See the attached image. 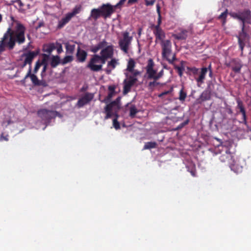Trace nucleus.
Masks as SVG:
<instances>
[{
    "mask_svg": "<svg viewBox=\"0 0 251 251\" xmlns=\"http://www.w3.org/2000/svg\"><path fill=\"white\" fill-rule=\"evenodd\" d=\"M15 24L16 25L13 27H9L7 29L0 40V54L6 49L9 50H13L16 43L21 45L25 42V27L18 21H16Z\"/></svg>",
    "mask_w": 251,
    "mask_h": 251,
    "instance_id": "nucleus-1",
    "label": "nucleus"
},
{
    "mask_svg": "<svg viewBox=\"0 0 251 251\" xmlns=\"http://www.w3.org/2000/svg\"><path fill=\"white\" fill-rule=\"evenodd\" d=\"M119 102H120V98L118 97L115 100L106 104L105 107H104V113L106 114L104 119H108L113 116L116 117L113 120V127L116 129L120 128V125L118 121V115L117 113L118 110L120 109Z\"/></svg>",
    "mask_w": 251,
    "mask_h": 251,
    "instance_id": "nucleus-2",
    "label": "nucleus"
},
{
    "mask_svg": "<svg viewBox=\"0 0 251 251\" xmlns=\"http://www.w3.org/2000/svg\"><path fill=\"white\" fill-rule=\"evenodd\" d=\"M160 43L162 49V59L168 61L169 63L173 64L176 58L175 53L172 51L171 42L169 40H166Z\"/></svg>",
    "mask_w": 251,
    "mask_h": 251,
    "instance_id": "nucleus-3",
    "label": "nucleus"
},
{
    "mask_svg": "<svg viewBox=\"0 0 251 251\" xmlns=\"http://www.w3.org/2000/svg\"><path fill=\"white\" fill-rule=\"evenodd\" d=\"M133 37L127 31L122 32V37L119 39L118 44L120 50L125 53H128Z\"/></svg>",
    "mask_w": 251,
    "mask_h": 251,
    "instance_id": "nucleus-4",
    "label": "nucleus"
},
{
    "mask_svg": "<svg viewBox=\"0 0 251 251\" xmlns=\"http://www.w3.org/2000/svg\"><path fill=\"white\" fill-rule=\"evenodd\" d=\"M219 159L221 162L226 163L228 166L232 171L237 172V166L233 159V156L229 150H226L225 153L220 155Z\"/></svg>",
    "mask_w": 251,
    "mask_h": 251,
    "instance_id": "nucleus-5",
    "label": "nucleus"
},
{
    "mask_svg": "<svg viewBox=\"0 0 251 251\" xmlns=\"http://www.w3.org/2000/svg\"><path fill=\"white\" fill-rule=\"evenodd\" d=\"M87 67L93 72H99L101 70V65L98 57V54L92 55L90 60L87 63Z\"/></svg>",
    "mask_w": 251,
    "mask_h": 251,
    "instance_id": "nucleus-6",
    "label": "nucleus"
},
{
    "mask_svg": "<svg viewBox=\"0 0 251 251\" xmlns=\"http://www.w3.org/2000/svg\"><path fill=\"white\" fill-rule=\"evenodd\" d=\"M115 9L116 8H114V6H112L109 3L103 4L98 8L100 13L102 14V17L104 19L110 18L112 14L114 13Z\"/></svg>",
    "mask_w": 251,
    "mask_h": 251,
    "instance_id": "nucleus-7",
    "label": "nucleus"
},
{
    "mask_svg": "<svg viewBox=\"0 0 251 251\" xmlns=\"http://www.w3.org/2000/svg\"><path fill=\"white\" fill-rule=\"evenodd\" d=\"M57 112L47 109H40L38 111V115L44 121H50L57 116Z\"/></svg>",
    "mask_w": 251,
    "mask_h": 251,
    "instance_id": "nucleus-8",
    "label": "nucleus"
},
{
    "mask_svg": "<svg viewBox=\"0 0 251 251\" xmlns=\"http://www.w3.org/2000/svg\"><path fill=\"white\" fill-rule=\"evenodd\" d=\"M154 63L152 59H150L148 60L147 65L146 66V74L147 75L148 79L155 80V77L156 75L157 71L154 69Z\"/></svg>",
    "mask_w": 251,
    "mask_h": 251,
    "instance_id": "nucleus-9",
    "label": "nucleus"
},
{
    "mask_svg": "<svg viewBox=\"0 0 251 251\" xmlns=\"http://www.w3.org/2000/svg\"><path fill=\"white\" fill-rule=\"evenodd\" d=\"M152 32H153V34L155 36L154 42L156 44H157L159 42H160V43H162V42L165 41V32L162 29L161 27H159L158 25H155Z\"/></svg>",
    "mask_w": 251,
    "mask_h": 251,
    "instance_id": "nucleus-10",
    "label": "nucleus"
},
{
    "mask_svg": "<svg viewBox=\"0 0 251 251\" xmlns=\"http://www.w3.org/2000/svg\"><path fill=\"white\" fill-rule=\"evenodd\" d=\"M241 19L239 21H241L242 25H245L246 24L251 25V11L249 9H245L242 11H240V16Z\"/></svg>",
    "mask_w": 251,
    "mask_h": 251,
    "instance_id": "nucleus-11",
    "label": "nucleus"
},
{
    "mask_svg": "<svg viewBox=\"0 0 251 251\" xmlns=\"http://www.w3.org/2000/svg\"><path fill=\"white\" fill-rule=\"evenodd\" d=\"M137 78H133L132 77H128L123 81V94H127L134 84L137 83Z\"/></svg>",
    "mask_w": 251,
    "mask_h": 251,
    "instance_id": "nucleus-12",
    "label": "nucleus"
},
{
    "mask_svg": "<svg viewBox=\"0 0 251 251\" xmlns=\"http://www.w3.org/2000/svg\"><path fill=\"white\" fill-rule=\"evenodd\" d=\"M28 77H30L31 82H32L33 84L35 86H40L41 85H43L41 83L40 80H39L38 77L35 75V74H31V66L29 67L28 71L27 73H26L25 77L21 80V83H24L25 82V80L28 78Z\"/></svg>",
    "mask_w": 251,
    "mask_h": 251,
    "instance_id": "nucleus-13",
    "label": "nucleus"
},
{
    "mask_svg": "<svg viewBox=\"0 0 251 251\" xmlns=\"http://www.w3.org/2000/svg\"><path fill=\"white\" fill-rule=\"evenodd\" d=\"M245 28H246L245 25H242L241 31L240 32L239 36L238 37H237V38H238V44L239 48L242 51L243 50H244V48L245 46L244 42L248 38V34L247 33L246 29Z\"/></svg>",
    "mask_w": 251,
    "mask_h": 251,
    "instance_id": "nucleus-14",
    "label": "nucleus"
},
{
    "mask_svg": "<svg viewBox=\"0 0 251 251\" xmlns=\"http://www.w3.org/2000/svg\"><path fill=\"white\" fill-rule=\"evenodd\" d=\"M94 98V95L89 92H86L81 98L77 101L76 106L78 108H81L83 106L91 101Z\"/></svg>",
    "mask_w": 251,
    "mask_h": 251,
    "instance_id": "nucleus-15",
    "label": "nucleus"
},
{
    "mask_svg": "<svg viewBox=\"0 0 251 251\" xmlns=\"http://www.w3.org/2000/svg\"><path fill=\"white\" fill-rule=\"evenodd\" d=\"M87 56L86 51L81 49L79 47H77L76 53V61L79 63H83L86 61Z\"/></svg>",
    "mask_w": 251,
    "mask_h": 251,
    "instance_id": "nucleus-16",
    "label": "nucleus"
},
{
    "mask_svg": "<svg viewBox=\"0 0 251 251\" xmlns=\"http://www.w3.org/2000/svg\"><path fill=\"white\" fill-rule=\"evenodd\" d=\"M207 73V69L206 67H202L201 69V71L199 76H195V79L197 82L198 86L200 87L201 85L204 83L205 79L206 74Z\"/></svg>",
    "mask_w": 251,
    "mask_h": 251,
    "instance_id": "nucleus-17",
    "label": "nucleus"
},
{
    "mask_svg": "<svg viewBox=\"0 0 251 251\" xmlns=\"http://www.w3.org/2000/svg\"><path fill=\"white\" fill-rule=\"evenodd\" d=\"M231 65L232 71L234 72L235 73H240L242 65L239 61L235 59H232L230 63L226 64L227 67H230Z\"/></svg>",
    "mask_w": 251,
    "mask_h": 251,
    "instance_id": "nucleus-18",
    "label": "nucleus"
},
{
    "mask_svg": "<svg viewBox=\"0 0 251 251\" xmlns=\"http://www.w3.org/2000/svg\"><path fill=\"white\" fill-rule=\"evenodd\" d=\"M113 46L108 45L105 48L101 49L100 51V56L112 58L113 56Z\"/></svg>",
    "mask_w": 251,
    "mask_h": 251,
    "instance_id": "nucleus-19",
    "label": "nucleus"
},
{
    "mask_svg": "<svg viewBox=\"0 0 251 251\" xmlns=\"http://www.w3.org/2000/svg\"><path fill=\"white\" fill-rule=\"evenodd\" d=\"M38 51H29L27 53H24L23 55L25 57L24 61L25 62V63H28L31 66V64L34 57L38 55Z\"/></svg>",
    "mask_w": 251,
    "mask_h": 251,
    "instance_id": "nucleus-20",
    "label": "nucleus"
},
{
    "mask_svg": "<svg viewBox=\"0 0 251 251\" xmlns=\"http://www.w3.org/2000/svg\"><path fill=\"white\" fill-rule=\"evenodd\" d=\"M180 32L176 33V34H173V37L177 40H185L188 37V30L183 29H179Z\"/></svg>",
    "mask_w": 251,
    "mask_h": 251,
    "instance_id": "nucleus-21",
    "label": "nucleus"
},
{
    "mask_svg": "<svg viewBox=\"0 0 251 251\" xmlns=\"http://www.w3.org/2000/svg\"><path fill=\"white\" fill-rule=\"evenodd\" d=\"M237 108L239 109V112L242 114V120H243V122L245 124L247 123V117H246V112L245 111V109L244 107V105L243 103L240 100H237Z\"/></svg>",
    "mask_w": 251,
    "mask_h": 251,
    "instance_id": "nucleus-22",
    "label": "nucleus"
},
{
    "mask_svg": "<svg viewBox=\"0 0 251 251\" xmlns=\"http://www.w3.org/2000/svg\"><path fill=\"white\" fill-rule=\"evenodd\" d=\"M61 63L60 58L59 55H52L50 59V65L51 68H55Z\"/></svg>",
    "mask_w": 251,
    "mask_h": 251,
    "instance_id": "nucleus-23",
    "label": "nucleus"
},
{
    "mask_svg": "<svg viewBox=\"0 0 251 251\" xmlns=\"http://www.w3.org/2000/svg\"><path fill=\"white\" fill-rule=\"evenodd\" d=\"M102 17L101 13L98 9H93L91 10V15L89 18H91L94 20H97L99 18Z\"/></svg>",
    "mask_w": 251,
    "mask_h": 251,
    "instance_id": "nucleus-24",
    "label": "nucleus"
},
{
    "mask_svg": "<svg viewBox=\"0 0 251 251\" xmlns=\"http://www.w3.org/2000/svg\"><path fill=\"white\" fill-rule=\"evenodd\" d=\"M55 49L54 43H50L43 46V51L50 54L51 52Z\"/></svg>",
    "mask_w": 251,
    "mask_h": 251,
    "instance_id": "nucleus-25",
    "label": "nucleus"
},
{
    "mask_svg": "<svg viewBox=\"0 0 251 251\" xmlns=\"http://www.w3.org/2000/svg\"><path fill=\"white\" fill-rule=\"evenodd\" d=\"M72 17L66 15L65 17L62 19V20L59 21V24H58V28H61L64 26L65 24H67L69 22L71 19H72Z\"/></svg>",
    "mask_w": 251,
    "mask_h": 251,
    "instance_id": "nucleus-26",
    "label": "nucleus"
},
{
    "mask_svg": "<svg viewBox=\"0 0 251 251\" xmlns=\"http://www.w3.org/2000/svg\"><path fill=\"white\" fill-rule=\"evenodd\" d=\"M65 48H66V53L72 54L75 51V44H70L69 43H65Z\"/></svg>",
    "mask_w": 251,
    "mask_h": 251,
    "instance_id": "nucleus-27",
    "label": "nucleus"
},
{
    "mask_svg": "<svg viewBox=\"0 0 251 251\" xmlns=\"http://www.w3.org/2000/svg\"><path fill=\"white\" fill-rule=\"evenodd\" d=\"M157 147V143L155 142H149L145 143L144 146V150H150L151 149H155Z\"/></svg>",
    "mask_w": 251,
    "mask_h": 251,
    "instance_id": "nucleus-28",
    "label": "nucleus"
},
{
    "mask_svg": "<svg viewBox=\"0 0 251 251\" xmlns=\"http://www.w3.org/2000/svg\"><path fill=\"white\" fill-rule=\"evenodd\" d=\"M138 110L135 105H131L129 107V116L130 118H133L135 115L137 114Z\"/></svg>",
    "mask_w": 251,
    "mask_h": 251,
    "instance_id": "nucleus-29",
    "label": "nucleus"
},
{
    "mask_svg": "<svg viewBox=\"0 0 251 251\" xmlns=\"http://www.w3.org/2000/svg\"><path fill=\"white\" fill-rule=\"evenodd\" d=\"M135 66V61L132 58L129 59L128 61L126 71L128 72L133 71V69Z\"/></svg>",
    "mask_w": 251,
    "mask_h": 251,
    "instance_id": "nucleus-30",
    "label": "nucleus"
},
{
    "mask_svg": "<svg viewBox=\"0 0 251 251\" xmlns=\"http://www.w3.org/2000/svg\"><path fill=\"white\" fill-rule=\"evenodd\" d=\"M210 94L209 92L205 91L201 94L200 96V100L201 101H205L207 100H210Z\"/></svg>",
    "mask_w": 251,
    "mask_h": 251,
    "instance_id": "nucleus-31",
    "label": "nucleus"
},
{
    "mask_svg": "<svg viewBox=\"0 0 251 251\" xmlns=\"http://www.w3.org/2000/svg\"><path fill=\"white\" fill-rule=\"evenodd\" d=\"M183 61H181V66H178L176 65L174 66V69L177 71V73L179 76L181 77L183 75V73L184 70L183 66Z\"/></svg>",
    "mask_w": 251,
    "mask_h": 251,
    "instance_id": "nucleus-32",
    "label": "nucleus"
},
{
    "mask_svg": "<svg viewBox=\"0 0 251 251\" xmlns=\"http://www.w3.org/2000/svg\"><path fill=\"white\" fill-rule=\"evenodd\" d=\"M81 11V6H76L74 8V9H73V11L71 13H69L67 14V15L70 16V17H73L74 16H75L77 13H79V12Z\"/></svg>",
    "mask_w": 251,
    "mask_h": 251,
    "instance_id": "nucleus-33",
    "label": "nucleus"
},
{
    "mask_svg": "<svg viewBox=\"0 0 251 251\" xmlns=\"http://www.w3.org/2000/svg\"><path fill=\"white\" fill-rule=\"evenodd\" d=\"M73 57L72 55H67L64 57V59H62L61 62V64L62 65H64L67 63H69L73 61Z\"/></svg>",
    "mask_w": 251,
    "mask_h": 251,
    "instance_id": "nucleus-34",
    "label": "nucleus"
},
{
    "mask_svg": "<svg viewBox=\"0 0 251 251\" xmlns=\"http://www.w3.org/2000/svg\"><path fill=\"white\" fill-rule=\"evenodd\" d=\"M117 64L118 61L115 58H112L111 61L108 62L107 67H110L111 69H114Z\"/></svg>",
    "mask_w": 251,
    "mask_h": 251,
    "instance_id": "nucleus-35",
    "label": "nucleus"
},
{
    "mask_svg": "<svg viewBox=\"0 0 251 251\" xmlns=\"http://www.w3.org/2000/svg\"><path fill=\"white\" fill-rule=\"evenodd\" d=\"M129 73L132 74V75H126V77H132L133 78H137V76L138 75H140L141 73L140 71H139L137 70H134L133 69V71L132 72H128Z\"/></svg>",
    "mask_w": 251,
    "mask_h": 251,
    "instance_id": "nucleus-36",
    "label": "nucleus"
},
{
    "mask_svg": "<svg viewBox=\"0 0 251 251\" xmlns=\"http://www.w3.org/2000/svg\"><path fill=\"white\" fill-rule=\"evenodd\" d=\"M186 98V93L184 91L183 88H181V90L179 91V100L183 101L184 100H185V99Z\"/></svg>",
    "mask_w": 251,
    "mask_h": 251,
    "instance_id": "nucleus-37",
    "label": "nucleus"
},
{
    "mask_svg": "<svg viewBox=\"0 0 251 251\" xmlns=\"http://www.w3.org/2000/svg\"><path fill=\"white\" fill-rule=\"evenodd\" d=\"M115 93L108 92V95L104 99L102 102L105 103H108L111 100V98H113Z\"/></svg>",
    "mask_w": 251,
    "mask_h": 251,
    "instance_id": "nucleus-38",
    "label": "nucleus"
},
{
    "mask_svg": "<svg viewBox=\"0 0 251 251\" xmlns=\"http://www.w3.org/2000/svg\"><path fill=\"white\" fill-rule=\"evenodd\" d=\"M186 69H187L188 71L190 72V73H192V74L194 75H198L199 72V69L196 68L195 67H187V68H186Z\"/></svg>",
    "mask_w": 251,
    "mask_h": 251,
    "instance_id": "nucleus-39",
    "label": "nucleus"
},
{
    "mask_svg": "<svg viewBox=\"0 0 251 251\" xmlns=\"http://www.w3.org/2000/svg\"><path fill=\"white\" fill-rule=\"evenodd\" d=\"M157 80H153V81L149 82V87L150 89H154V88L160 85V83L157 82Z\"/></svg>",
    "mask_w": 251,
    "mask_h": 251,
    "instance_id": "nucleus-40",
    "label": "nucleus"
},
{
    "mask_svg": "<svg viewBox=\"0 0 251 251\" xmlns=\"http://www.w3.org/2000/svg\"><path fill=\"white\" fill-rule=\"evenodd\" d=\"M12 2L15 3L14 6L21 9L24 6L23 3L22 2L21 0H15L14 1H12Z\"/></svg>",
    "mask_w": 251,
    "mask_h": 251,
    "instance_id": "nucleus-41",
    "label": "nucleus"
},
{
    "mask_svg": "<svg viewBox=\"0 0 251 251\" xmlns=\"http://www.w3.org/2000/svg\"><path fill=\"white\" fill-rule=\"evenodd\" d=\"M98 57L99 60H100V64L101 65V67L103 66V64H105L106 63V61L107 59H110V57H103V56H100V55H98Z\"/></svg>",
    "mask_w": 251,
    "mask_h": 251,
    "instance_id": "nucleus-42",
    "label": "nucleus"
},
{
    "mask_svg": "<svg viewBox=\"0 0 251 251\" xmlns=\"http://www.w3.org/2000/svg\"><path fill=\"white\" fill-rule=\"evenodd\" d=\"M96 46L101 49H103L105 48L106 46H108L107 45V42L105 41V40H103L102 41L99 42V44H98V45H97Z\"/></svg>",
    "mask_w": 251,
    "mask_h": 251,
    "instance_id": "nucleus-43",
    "label": "nucleus"
},
{
    "mask_svg": "<svg viewBox=\"0 0 251 251\" xmlns=\"http://www.w3.org/2000/svg\"><path fill=\"white\" fill-rule=\"evenodd\" d=\"M173 91V88L171 87L170 88L169 90L165 91L164 92L161 93V94L158 95V97L159 98H162L163 96L167 95L168 94H171Z\"/></svg>",
    "mask_w": 251,
    "mask_h": 251,
    "instance_id": "nucleus-44",
    "label": "nucleus"
},
{
    "mask_svg": "<svg viewBox=\"0 0 251 251\" xmlns=\"http://www.w3.org/2000/svg\"><path fill=\"white\" fill-rule=\"evenodd\" d=\"M41 65L40 63V61L38 60V61H36L35 68H34V69H33V74H36L38 72V70L41 67Z\"/></svg>",
    "mask_w": 251,
    "mask_h": 251,
    "instance_id": "nucleus-45",
    "label": "nucleus"
},
{
    "mask_svg": "<svg viewBox=\"0 0 251 251\" xmlns=\"http://www.w3.org/2000/svg\"><path fill=\"white\" fill-rule=\"evenodd\" d=\"M189 119H187L186 121L182 122V123L180 124L179 125H178V126L176 127V130H179L183 127L184 126H186L189 123Z\"/></svg>",
    "mask_w": 251,
    "mask_h": 251,
    "instance_id": "nucleus-46",
    "label": "nucleus"
},
{
    "mask_svg": "<svg viewBox=\"0 0 251 251\" xmlns=\"http://www.w3.org/2000/svg\"><path fill=\"white\" fill-rule=\"evenodd\" d=\"M227 9H226V10L224 12L222 13V14H221V15H219V19L224 20V23H225L226 19V17H227Z\"/></svg>",
    "mask_w": 251,
    "mask_h": 251,
    "instance_id": "nucleus-47",
    "label": "nucleus"
},
{
    "mask_svg": "<svg viewBox=\"0 0 251 251\" xmlns=\"http://www.w3.org/2000/svg\"><path fill=\"white\" fill-rule=\"evenodd\" d=\"M126 0H120L118 3L114 5V7L115 8H120L121 6L125 3Z\"/></svg>",
    "mask_w": 251,
    "mask_h": 251,
    "instance_id": "nucleus-48",
    "label": "nucleus"
},
{
    "mask_svg": "<svg viewBox=\"0 0 251 251\" xmlns=\"http://www.w3.org/2000/svg\"><path fill=\"white\" fill-rule=\"evenodd\" d=\"M229 15H231V17L239 20L240 19V11L238 13H230Z\"/></svg>",
    "mask_w": 251,
    "mask_h": 251,
    "instance_id": "nucleus-49",
    "label": "nucleus"
},
{
    "mask_svg": "<svg viewBox=\"0 0 251 251\" xmlns=\"http://www.w3.org/2000/svg\"><path fill=\"white\" fill-rule=\"evenodd\" d=\"M164 75V70L163 69L159 71L158 73L156 74V76H155V80H158L161 78Z\"/></svg>",
    "mask_w": 251,
    "mask_h": 251,
    "instance_id": "nucleus-50",
    "label": "nucleus"
},
{
    "mask_svg": "<svg viewBox=\"0 0 251 251\" xmlns=\"http://www.w3.org/2000/svg\"><path fill=\"white\" fill-rule=\"evenodd\" d=\"M145 5L147 6H151L154 5L155 0H145Z\"/></svg>",
    "mask_w": 251,
    "mask_h": 251,
    "instance_id": "nucleus-51",
    "label": "nucleus"
},
{
    "mask_svg": "<svg viewBox=\"0 0 251 251\" xmlns=\"http://www.w3.org/2000/svg\"><path fill=\"white\" fill-rule=\"evenodd\" d=\"M100 49H101L99 47L97 46V45H96L91 48V51L92 52H93V53H96V52H97L99 51V50H100Z\"/></svg>",
    "mask_w": 251,
    "mask_h": 251,
    "instance_id": "nucleus-52",
    "label": "nucleus"
},
{
    "mask_svg": "<svg viewBox=\"0 0 251 251\" xmlns=\"http://www.w3.org/2000/svg\"><path fill=\"white\" fill-rule=\"evenodd\" d=\"M159 9H160V7H159V5H157V13H158V14H159V16H160ZM160 23H161V21H160V17H159L158 21H157V24L156 25H158V26H159V27H160Z\"/></svg>",
    "mask_w": 251,
    "mask_h": 251,
    "instance_id": "nucleus-53",
    "label": "nucleus"
},
{
    "mask_svg": "<svg viewBox=\"0 0 251 251\" xmlns=\"http://www.w3.org/2000/svg\"><path fill=\"white\" fill-rule=\"evenodd\" d=\"M115 89L116 87L115 86H109L108 88V93H115Z\"/></svg>",
    "mask_w": 251,
    "mask_h": 251,
    "instance_id": "nucleus-54",
    "label": "nucleus"
},
{
    "mask_svg": "<svg viewBox=\"0 0 251 251\" xmlns=\"http://www.w3.org/2000/svg\"><path fill=\"white\" fill-rule=\"evenodd\" d=\"M47 68H48V66H46V65L45 66H43L42 71H41V77H43V76L45 74V73H46Z\"/></svg>",
    "mask_w": 251,
    "mask_h": 251,
    "instance_id": "nucleus-55",
    "label": "nucleus"
},
{
    "mask_svg": "<svg viewBox=\"0 0 251 251\" xmlns=\"http://www.w3.org/2000/svg\"><path fill=\"white\" fill-rule=\"evenodd\" d=\"M42 56H43L42 59H45V60H47L50 59V54H46L44 53V54H43Z\"/></svg>",
    "mask_w": 251,
    "mask_h": 251,
    "instance_id": "nucleus-56",
    "label": "nucleus"
},
{
    "mask_svg": "<svg viewBox=\"0 0 251 251\" xmlns=\"http://www.w3.org/2000/svg\"><path fill=\"white\" fill-rule=\"evenodd\" d=\"M48 60H47L42 59V60L40 61L41 65L48 66Z\"/></svg>",
    "mask_w": 251,
    "mask_h": 251,
    "instance_id": "nucleus-57",
    "label": "nucleus"
},
{
    "mask_svg": "<svg viewBox=\"0 0 251 251\" xmlns=\"http://www.w3.org/2000/svg\"><path fill=\"white\" fill-rule=\"evenodd\" d=\"M62 51H63V50H62V45H61L60 44L59 47H58L57 49V53H60L62 52Z\"/></svg>",
    "mask_w": 251,
    "mask_h": 251,
    "instance_id": "nucleus-58",
    "label": "nucleus"
},
{
    "mask_svg": "<svg viewBox=\"0 0 251 251\" xmlns=\"http://www.w3.org/2000/svg\"><path fill=\"white\" fill-rule=\"evenodd\" d=\"M190 173L191 174V176H196V170L195 168H193L192 169H191V170L190 171Z\"/></svg>",
    "mask_w": 251,
    "mask_h": 251,
    "instance_id": "nucleus-59",
    "label": "nucleus"
},
{
    "mask_svg": "<svg viewBox=\"0 0 251 251\" xmlns=\"http://www.w3.org/2000/svg\"><path fill=\"white\" fill-rule=\"evenodd\" d=\"M44 26V23L43 22H40V23H38V25L36 26V29H38L41 26Z\"/></svg>",
    "mask_w": 251,
    "mask_h": 251,
    "instance_id": "nucleus-60",
    "label": "nucleus"
},
{
    "mask_svg": "<svg viewBox=\"0 0 251 251\" xmlns=\"http://www.w3.org/2000/svg\"><path fill=\"white\" fill-rule=\"evenodd\" d=\"M137 0H128V4H131L132 3H135L137 2Z\"/></svg>",
    "mask_w": 251,
    "mask_h": 251,
    "instance_id": "nucleus-61",
    "label": "nucleus"
},
{
    "mask_svg": "<svg viewBox=\"0 0 251 251\" xmlns=\"http://www.w3.org/2000/svg\"><path fill=\"white\" fill-rule=\"evenodd\" d=\"M208 75L211 78H213V72L212 71H208Z\"/></svg>",
    "mask_w": 251,
    "mask_h": 251,
    "instance_id": "nucleus-62",
    "label": "nucleus"
},
{
    "mask_svg": "<svg viewBox=\"0 0 251 251\" xmlns=\"http://www.w3.org/2000/svg\"><path fill=\"white\" fill-rule=\"evenodd\" d=\"M206 69H207V72L208 71H212V69H211V64L208 65V67H206Z\"/></svg>",
    "mask_w": 251,
    "mask_h": 251,
    "instance_id": "nucleus-63",
    "label": "nucleus"
},
{
    "mask_svg": "<svg viewBox=\"0 0 251 251\" xmlns=\"http://www.w3.org/2000/svg\"><path fill=\"white\" fill-rule=\"evenodd\" d=\"M27 64H28V63H25V61H24L23 64V65H22V66H21V67H22V68H24V67H25V66H26V65H27Z\"/></svg>",
    "mask_w": 251,
    "mask_h": 251,
    "instance_id": "nucleus-64",
    "label": "nucleus"
}]
</instances>
